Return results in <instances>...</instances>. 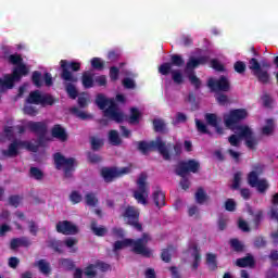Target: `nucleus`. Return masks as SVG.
I'll list each match as a JSON object with an SVG mask.
<instances>
[{"label":"nucleus","instance_id":"f257e3e1","mask_svg":"<svg viewBox=\"0 0 278 278\" xmlns=\"http://www.w3.org/2000/svg\"><path fill=\"white\" fill-rule=\"evenodd\" d=\"M248 116L249 112L247 109L231 110L224 114V123L226 127L235 131V134L228 138V142L231 147H240L242 140L245 141V147H248V149H255V147H257L260 139L253 134V129L247 125H238L240 121H244Z\"/></svg>","mask_w":278,"mask_h":278},{"label":"nucleus","instance_id":"f03ea898","mask_svg":"<svg viewBox=\"0 0 278 278\" xmlns=\"http://www.w3.org/2000/svg\"><path fill=\"white\" fill-rule=\"evenodd\" d=\"M9 62L14 64L15 67L11 75H5L3 79L0 78V92L3 90H10L14 87V81H21V77L28 75L29 68L23 64V59L18 54H13L9 56Z\"/></svg>","mask_w":278,"mask_h":278},{"label":"nucleus","instance_id":"7ed1b4c3","mask_svg":"<svg viewBox=\"0 0 278 278\" xmlns=\"http://www.w3.org/2000/svg\"><path fill=\"white\" fill-rule=\"evenodd\" d=\"M151 237L144 233L141 239L132 240V239H124L117 240L113 244L114 253H118V251H123V249H127L129 247L134 253L137 255H143V257H151L153 255V251L147 248V243L150 242Z\"/></svg>","mask_w":278,"mask_h":278},{"label":"nucleus","instance_id":"20e7f679","mask_svg":"<svg viewBox=\"0 0 278 278\" xmlns=\"http://www.w3.org/2000/svg\"><path fill=\"white\" fill-rule=\"evenodd\" d=\"M96 103L100 110H103L104 116L110 118V121H115V123H123L125 121V115L114 102V99H108L103 94H99L96 99Z\"/></svg>","mask_w":278,"mask_h":278},{"label":"nucleus","instance_id":"39448f33","mask_svg":"<svg viewBox=\"0 0 278 278\" xmlns=\"http://www.w3.org/2000/svg\"><path fill=\"white\" fill-rule=\"evenodd\" d=\"M27 103L28 104L24 108V112L28 114V116H36L38 111L31 105V103L35 105H53L54 101L53 97L49 94L41 93L40 91H33L27 98Z\"/></svg>","mask_w":278,"mask_h":278},{"label":"nucleus","instance_id":"423d86ee","mask_svg":"<svg viewBox=\"0 0 278 278\" xmlns=\"http://www.w3.org/2000/svg\"><path fill=\"white\" fill-rule=\"evenodd\" d=\"M138 149L141 153H149V151H159L163 160H170V144L166 146L162 139H156L149 143L141 141L138 143Z\"/></svg>","mask_w":278,"mask_h":278},{"label":"nucleus","instance_id":"0eeeda50","mask_svg":"<svg viewBox=\"0 0 278 278\" xmlns=\"http://www.w3.org/2000/svg\"><path fill=\"white\" fill-rule=\"evenodd\" d=\"M206 62H207L206 56H200V58L191 56L186 64L185 75L188 77L190 84L195 88L201 87V80L194 74V68H199L201 64H205Z\"/></svg>","mask_w":278,"mask_h":278},{"label":"nucleus","instance_id":"6e6552de","mask_svg":"<svg viewBox=\"0 0 278 278\" xmlns=\"http://www.w3.org/2000/svg\"><path fill=\"white\" fill-rule=\"evenodd\" d=\"M249 68L254 75L255 78L258 79L262 84H268V79H270V75L268 71L264 68H270V64L266 62H262V64L257 61V59H251L249 62Z\"/></svg>","mask_w":278,"mask_h":278},{"label":"nucleus","instance_id":"1a4fd4ad","mask_svg":"<svg viewBox=\"0 0 278 278\" xmlns=\"http://www.w3.org/2000/svg\"><path fill=\"white\" fill-rule=\"evenodd\" d=\"M254 169L248 175V182L252 188H256L258 192H266L268 190V181L266 179H260L264 166L256 164L253 167Z\"/></svg>","mask_w":278,"mask_h":278},{"label":"nucleus","instance_id":"9d476101","mask_svg":"<svg viewBox=\"0 0 278 278\" xmlns=\"http://www.w3.org/2000/svg\"><path fill=\"white\" fill-rule=\"evenodd\" d=\"M134 198L141 205H147L149 199V182H147V174H141L137 179V189L134 191Z\"/></svg>","mask_w":278,"mask_h":278},{"label":"nucleus","instance_id":"9b49d317","mask_svg":"<svg viewBox=\"0 0 278 278\" xmlns=\"http://www.w3.org/2000/svg\"><path fill=\"white\" fill-rule=\"evenodd\" d=\"M20 149H27L28 151H38V144L30 143L29 141H14L9 146L8 150H3L2 154L5 157H16Z\"/></svg>","mask_w":278,"mask_h":278},{"label":"nucleus","instance_id":"f8f14e48","mask_svg":"<svg viewBox=\"0 0 278 278\" xmlns=\"http://www.w3.org/2000/svg\"><path fill=\"white\" fill-rule=\"evenodd\" d=\"M54 164L59 170H64L65 177H71V173L75 168V159H66L62 154H54Z\"/></svg>","mask_w":278,"mask_h":278},{"label":"nucleus","instance_id":"ddd939ff","mask_svg":"<svg viewBox=\"0 0 278 278\" xmlns=\"http://www.w3.org/2000/svg\"><path fill=\"white\" fill-rule=\"evenodd\" d=\"M131 173V167H119V168H108L104 167L101 170V175L104 181H114L117 177H123V175H129Z\"/></svg>","mask_w":278,"mask_h":278},{"label":"nucleus","instance_id":"4468645a","mask_svg":"<svg viewBox=\"0 0 278 278\" xmlns=\"http://www.w3.org/2000/svg\"><path fill=\"white\" fill-rule=\"evenodd\" d=\"M80 66L81 65L77 62L68 63L66 60H62L61 61V68H63L62 79H64L65 81H71L72 84H75V81H77V76L68 72V68H72V71H79Z\"/></svg>","mask_w":278,"mask_h":278},{"label":"nucleus","instance_id":"2eb2a0df","mask_svg":"<svg viewBox=\"0 0 278 278\" xmlns=\"http://www.w3.org/2000/svg\"><path fill=\"white\" fill-rule=\"evenodd\" d=\"M77 238H66L63 242L58 241L55 239L50 240V247L58 251V253H62V245L65 244L67 249H70V253H77Z\"/></svg>","mask_w":278,"mask_h":278},{"label":"nucleus","instance_id":"dca6fc26","mask_svg":"<svg viewBox=\"0 0 278 278\" xmlns=\"http://www.w3.org/2000/svg\"><path fill=\"white\" fill-rule=\"evenodd\" d=\"M138 216H140V212L138 208L134 206H127L125 212H124V219L128 225H131L140 231L142 229V226L138 223Z\"/></svg>","mask_w":278,"mask_h":278},{"label":"nucleus","instance_id":"f3484780","mask_svg":"<svg viewBox=\"0 0 278 278\" xmlns=\"http://www.w3.org/2000/svg\"><path fill=\"white\" fill-rule=\"evenodd\" d=\"M200 167H201V164L199 163V161L189 160V161L179 163L177 168V174L180 177H186L188 173H198Z\"/></svg>","mask_w":278,"mask_h":278},{"label":"nucleus","instance_id":"a211bd4d","mask_svg":"<svg viewBox=\"0 0 278 278\" xmlns=\"http://www.w3.org/2000/svg\"><path fill=\"white\" fill-rule=\"evenodd\" d=\"M56 231L64 236H75V233L79 232V228L68 220H63L56 224Z\"/></svg>","mask_w":278,"mask_h":278},{"label":"nucleus","instance_id":"6ab92c4d","mask_svg":"<svg viewBox=\"0 0 278 278\" xmlns=\"http://www.w3.org/2000/svg\"><path fill=\"white\" fill-rule=\"evenodd\" d=\"M173 66H184V58L181 55L174 54L172 55V63H164L159 67V73L161 75H168L173 71Z\"/></svg>","mask_w":278,"mask_h":278},{"label":"nucleus","instance_id":"aec40b11","mask_svg":"<svg viewBox=\"0 0 278 278\" xmlns=\"http://www.w3.org/2000/svg\"><path fill=\"white\" fill-rule=\"evenodd\" d=\"M208 88L215 91L220 90L223 92H227V90H229V80L224 76L219 79L211 78L208 79Z\"/></svg>","mask_w":278,"mask_h":278},{"label":"nucleus","instance_id":"412c9836","mask_svg":"<svg viewBox=\"0 0 278 278\" xmlns=\"http://www.w3.org/2000/svg\"><path fill=\"white\" fill-rule=\"evenodd\" d=\"M33 84L37 88H40V86H42L43 84H46V86H53V77L51 76V74L46 73L42 79V74L40 72H34Z\"/></svg>","mask_w":278,"mask_h":278},{"label":"nucleus","instance_id":"4be33fe9","mask_svg":"<svg viewBox=\"0 0 278 278\" xmlns=\"http://www.w3.org/2000/svg\"><path fill=\"white\" fill-rule=\"evenodd\" d=\"M25 127H28L30 131H35V134H40V136H45L47 134V123L46 122H28L24 124Z\"/></svg>","mask_w":278,"mask_h":278},{"label":"nucleus","instance_id":"5701e85b","mask_svg":"<svg viewBox=\"0 0 278 278\" xmlns=\"http://www.w3.org/2000/svg\"><path fill=\"white\" fill-rule=\"evenodd\" d=\"M152 199H153L154 205H156V207H164V205H166V195L163 193V191L161 189H156L153 192Z\"/></svg>","mask_w":278,"mask_h":278},{"label":"nucleus","instance_id":"b1692460","mask_svg":"<svg viewBox=\"0 0 278 278\" xmlns=\"http://www.w3.org/2000/svg\"><path fill=\"white\" fill-rule=\"evenodd\" d=\"M275 127H277L275 119L267 118L262 127L263 136H273V134H275Z\"/></svg>","mask_w":278,"mask_h":278},{"label":"nucleus","instance_id":"393cba45","mask_svg":"<svg viewBox=\"0 0 278 278\" xmlns=\"http://www.w3.org/2000/svg\"><path fill=\"white\" fill-rule=\"evenodd\" d=\"M51 134H52L53 138L61 140V142L66 141L68 138V136L66 135V130L61 125H54Z\"/></svg>","mask_w":278,"mask_h":278},{"label":"nucleus","instance_id":"a878e982","mask_svg":"<svg viewBox=\"0 0 278 278\" xmlns=\"http://www.w3.org/2000/svg\"><path fill=\"white\" fill-rule=\"evenodd\" d=\"M188 253L189 255H191V257H193L192 268L193 270H197V268H199V264H201V254H199V250L197 249V245H193L192 248H190Z\"/></svg>","mask_w":278,"mask_h":278},{"label":"nucleus","instance_id":"bb28decb","mask_svg":"<svg viewBox=\"0 0 278 278\" xmlns=\"http://www.w3.org/2000/svg\"><path fill=\"white\" fill-rule=\"evenodd\" d=\"M35 266H37V268H39V270H40V273H42V275H49V273H51V265L46 260L37 261L35 263Z\"/></svg>","mask_w":278,"mask_h":278},{"label":"nucleus","instance_id":"cd10ccee","mask_svg":"<svg viewBox=\"0 0 278 278\" xmlns=\"http://www.w3.org/2000/svg\"><path fill=\"white\" fill-rule=\"evenodd\" d=\"M83 86L84 88H92L94 86V76L90 72H86L83 75Z\"/></svg>","mask_w":278,"mask_h":278},{"label":"nucleus","instance_id":"c85d7f7f","mask_svg":"<svg viewBox=\"0 0 278 278\" xmlns=\"http://www.w3.org/2000/svg\"><path fill=\"white\" fill-rule=\"evenodd\" d=\"M141 116L142 113L137 108L130 109L129 123H131V125H136V123L140 122Z\"/></svg>","mask_w":278,"mask_h":278},{"label":"nucleus","instance_id":"c756f323","mask_svg":"<svg viewBox=\"0 0 278 278\" xmlns=\"http://www.w3.org/2000/svg\"><path fill=\"white\" fill-rule=\"evenodd\" d=\"M195 201L200 204L207 203V201H210V197H207V193H205L203 189H199L195 192Z\"/></svg>","mask_w":278,"mask_h":278},{"label":"nucleus","instance_id":"7c9ffc66","mask_svg":"<svg viewBox=\"0 0 278 278\" xmlns=\"http://www.w3.org/2000/svg\"><path fill=\"white\" fill-rule=\"evenodd\" d=\"M91 231H93L96 236H105L108 233V228H105V226H99L93 222L91 224Z\"/></svg>","mask_w":278,"mask_h":278},{"label":"nucleus","instance_id":"2f4dec72","mask_svg":"<svg viewBox=\"0 0 278 278\" xmlns=\"http://www.w3.org/2000/svg\"><path fill=\"white\" fill-rule=\"evenodd\" d=\"M172 79L175 84H184V74L179 70H170Z\"/></svg>","mask_w":278,"mask_h":278},{"label":"nucleus","instance_id":"473e14b6","mask_svg":"<svg viewBox=\"0 0 278 278\" xmlns=\"http://www.w3.org/2000/svg\"><path fill=\"white\" fill-rule=\"evenodd\" d=\"M85 203L90 207H94V205L99 203V200L97 199V195H94V193L88 192L85 194Z\"/></svg>","mask_w":278,"mask_h":278},{"label":"nucleus","instance_id":"72a5a7b5","mask_svg":"<svg viewBox=\"0 0 278 278\" xmlns=\"http://www.w3.org/2000/svg\"><path fill=\"white\" fill-rule=\"evenodd\" d=\"M14 136V128L5 126L2 135L0 136L1 141L11 140Z\"/></svg>","mask_w":278,"mask_h":278},{"label":"nucleus","instance_id":"f704fd0d","mask_svg":"<svg viewBox=\"0 0 278 278\" xmlns=\"http://www.w3.org/2000/svg\"><path fill=\"white\" fill-rule=\"evenodd\" d=\"M240 186H242V174L241 172H237L233 176L231 188L232 190H238L240 189Z\"/></svg>","mask_w":278,"mask_h":278},{"label":"nucleus","instance_id":"c9c22d12","mask_svg":"<svg viewBox=\"0 0 278 278\" xmlns=\"http://www.w3.org/2000/svg\"><path fill=\"white\" fill-rule=\"evenodd\" d=\"M253 256H245L243 258L237 260L236 264L237 266L244 268L245 266H253Z\"/></svg>","mask_w":278,"mask_h":278},{"label":"nucleus","instance_id":"e433bc0d","mask_svg":"<svg viewBox=\"0 0 278 278\" xmlns=\"http://www.w3.org/2000/svg\"><path fill=\"white\" fill-rule=\"evenodd\" d=\"M109 140L111 144H113L114 147H118V144H121V137L118 136V131L111 130L109 132Z\"/></svg>","mask_w":278,"mask_h":278},{"label":"nucleus","instance_id":"4c0bfd02","mask_svg":"<svg viewBox=\"0 0 278 278\" xmlns=\"http://www.w3.org/2000/svg\"><path fill=\"white\" fill-rule=\"evenodd\" d=\"M29 175L33 179H37V181H40L45 177V174L38 167H31Z\"/></svg>","mask_w":278,"mask_h":278},{"label":"nucleus","instance_id":"58836bf2","mask_svg":"<svg viewBox=\"0 0 278 278\" xmlns=\"http://www.w3.org/2000/svg\"><path fill=\"white\" fill-rule=\"evenodd\" d=\"M98 273L99 270L97 269V265H89L88 267L85 268V275L88 278L97 277Z\"/></svg>","mask_w":278,"mask_h":278},{"label":"nucleus","instance_id":"ea45409f","mask_svg":"<svg viewBox=\"0 0 278 278\" xmlns=\"http://www.w3.org/2000/svg\"><path fill=\"white\" fill-rule=\"evenodd\" d=\"M205 119H206V123L212 127H215V128L218 127V117L216 116V114H206Z\"/></svg>","mask_w":278,"mask_h":278},{"label":"nucleus","instance_id":"a19ab883","mask_svg":"<svg viewBox=\"0 0 278 278\" xmlns=\"http://www.w3.org/2000/svg\"><path fill=\"white\" fill-rule=\"evenodd\" d=\"M206 262L211 270H214L216 268V255L213 253L206 254Z\"/></svg>","mask_w":278,"mask_h":278},{"label":"nucleus","instance_id":"79ce46f5","mask_svg":"<svg viewBox=\"0 0 278 278\" xmlns=\"http://www.w3.org/2000/svg\"><path fill=\"white\" fill-rule=\"evenodd\" d=\"M173 253H175V249H173V248L163 250V252L161 254L163 262H170V255H173Z\"/></svg>","mask_w":278,"mask_h":278},{"label":"nucleus","instance_id":"37998d69","mask_svg":"<svg viewBox=\"0 0 278 278\" xmlns=\"http://www.w3.org/2000/svg\"><path fill=\"white\" fill-rule=\"evenodd\" d=\"M89 101H90V96H88V93H81L78 97V105L80 108H86V105H88Z\"/></svg>","mask_w":278,"mask_h":278},{"label":"nucleus","instance_id":"c03bdc74","mask_svg":"<svg viewBox=\"0 0 278 278\" xmlns=\"http://www.w3.org/2000/svg\"><path fill=\"white\" fill-rule=\"evenodd\" d=\"M103 60H101V58H93L91 60V66L92 68H96V71H102L103 68Z\"/></svg>","mask_w":278,"mask_h":278},{"label":"nucleus","instance_id":"a18cd8bd","mask_svg":"<svg viewBox=\"0 0 278 278\" xmlns=\"http://www.w3.org/2000/svg\"><path fill=\"white\" fill-rule=\"evenodd\" d=\"M153 126L155 131H164L166 129V123L163 119H154Z\"/></svg>","mask_w":278,"mask_h":278},{"label":"nucleus","instance_id":"49530a36","mask_svg":"<svg viewBox=\"0 0 278 278\" xmlns=\"http://www.w3.org/2000/svg\"><path fill=\"white\" fill-rule=\"evenodd\" d=\"M72 112L73 114H75L76 116H78V118H81L83 121H86V118H90V114L84 112V111H80L79 109L77 108H73L72 109Z\"/></svg>","mask_w":278,"mask_h":278},{"label":"nucleus","instance_id":"de8ad7c7","mask_svg":"<svg viewBox=\"0 0 278 278\" xmlns=\"http://www.w3.org/2000/svg\"><path fill=\"white\" fill-rule=\"evenodd\" d=\"M66 92L71 97V99H77V89L73 84L66 85Z\"/></svg>","mask_w":278,"mask_h":278},{"label":"nucleus","instance_id":"09e8293b","mask_svg":"<svg viewBox=\"0 0 278 278\" xmlns=\"http://www.w3.org/2000/svg\"><path fill=\"white\" fill-rule=\"evenodd\" d=\"M111 236L118 240V238H125V231L122 228H113L111 231Z\"/></svg>","mask_w":278,"mask_h":278},{"label":"nucleus","instance_id":"8fccbe9b","mask_svg":"<svg viewBox=\"0 0 278 278\" xmlns=\"http://www.w3.org/2000/svg\"><path fill=\"white\" fill-rule=\"evenodd\" d=\"M236 200L228 199L225 202V210H227V212H236Z\"/></svg>","mask_w":278,"mask_h":278},{"label":"nucleus","instance_id":"3c124183","mask_svg":"<svg viewBox=\"0 0 278 278\" xmlns=\"http://www.w3.org/2000/svg\"><path fill=\"white\" fill-rule=\"evenodd\" d=\"M102 144H103V139H100L97 137L91 138V147L94 151H98V149H101Z\"/></svg>","mask_w":278,"mask_h":278},{"label":"nucleus","instance_id":"603ef678","mask_svg":"<svg viewBox=\"0 0 278 278\" xmlns=\"http://www.w3.org/2000/svg\"><path fill=\"white\" fill-rule=\"evenodd\" d=\"M235 71L236 73L242 74L247 71V64H244V62L242 61H237L235 63Z\"/></svg>","mask_w":278,"mask_h":278},{"label":"nucleus","instance_id":"864d4df0","mask_svg":"<svg viewBox=\"0 0 278 278\" xmlns=\"http://www.w3.org/2000/svg\"><path fill=\"white\" fill-rule=\"evenodd\" d=\"M60 266H62V268H65V270H71V268H73V261L68 258H62L60 261Z\"/></svg>","mask_w":278,"mask_h":278},{"label":"nucleus","instance_id":"5fc2aeb1","mask_svg":"<svg viewBox=\"0 0 278 278\" xmlns=\"http://www.w3.org/2000/svg\"><path fill=\"white\" fill-rule=\"evenodd\" d=\"M230 247H232L235 251H242V249H244V245H242V242H240L237 239L230 240Z\"/></svg>","mask_w":278,"mask_h":278},{"label":"nucleus","instance_id":"6e6d98bb","mask_svg":"<svg viewBox=\"0 0 278 278\" xmlns=\"http://www.w3.org/2000/svg\"><path fill=\"white\" fill-rule=\"evenodd\" d=\"M81 194L77 191H73L70 195L72 203H81Z\"/></svg>","mask_w":278,"mask_h":278},{"label":"nucleus","instance_id":"4d7b16f0","mask_svg":"<svg viewBox=\"0 0 278 278\" xmlns=\"http://www.w3.org/2000/svg\"><path fill=\"white\" fill-rule=\"evenodd\" d=\"M188 215L191 217V218H199V207L192 205V206H189L188 208Z\"/></svg>","mask_w":278,"mask_h":278},{"label":"nucleus","instance_id":"13d9d810","mask_svg":"<svg viewBox=\"0 0 278 278\" xmlns=\"http://www.w3.org/2000/svg\"><path fill=\"white\" fill-rule=\"evenodd\" d=\"M122 84L124 88H128V89L136 88V83L131 78H124Z\"/></svg>","mask_w":278,"mask_h":278},{"label":"nucleus","instance_id":"bf43d9fd","mask_svg":"<svg viewBox=\"0 0 278 278\" xmlns=\"http://www.w3.org/2000/svg\"><path fill=\"white\" fill-rule=\"evenodd\" d=\"M187 118L188 117L186 116V114L177 113L173 123L174 125H177L179 123H186Z\"/></svg>","mask_w":278,"mask_h":278},{"label":"nucleus","instance_id":"052dcab7","mask_svg":"<svg viewBox=\"0 0 278 278\" xmlns=\"http://www.w3.org/2000/svg\"><path fill=\"white\" fill-rule=\"evenodd\" d=\"M195 125L198 128V131H201V134H207V126L199 119H195Z\"/></svg>","mask_w":278,"mask_h":278},{"label":"nucleus","instance_id":"680f3d73","mask_svg":"<svg viewBox=\"0 0 278 278\" xmlns=\"http://www.w3.org/2000/svg\"><path fill=\"white\" fill-rule=\"evenodd\" d=\"M94 84L98 86H105V84H108V78L105 76L94 77Z\"/></svg>","mask_w":278,"mask_h":278},{"label":"nucleus","instance_id":"e2e57ef3","mask_svg":"<svg viewBox=\"0 0 278 278\" xmlns=\"http://www.w3.org/2000/svg\"><path fill=\"white\" fill-rule=\"evenodd\" d=\"M211 64H212V68H214L215 71H225V66L217 60H213Z\"/></svg>","mask_w":278,"mask_h":278},{"label":"nucleus","instance_id":"0e129e2a","mask_svg":"<svg viewBox=\"0 0 278 278\" xmlns=\"http://www.w3.org/2000/svg\"><path fill=\"white\" fill-rule=\"evenodd\" d=\"M228 153H229L230 157H232V160H235V162H239L240 157L242 155L240 152L231 150V149L228 150Z\"/></svg>","mask_w":278,"mask_h":278},{"label":"nucleus","instance_id":"69168bd1","mask_svg":"<svg viewBox=\"0 0 278 278\" xmlns=\"http://www.w3.org/2000/svg\"><path fill=\"white\" fill-rule=\"evenodd\" d=\"M9 231H12V228L8 224L0 225V236H5Z\"/></svg>","mask_w":278,"mask_h":278},{"label":"nucleus","instance_id":"338daca9","mask_svg":"<svg viewBox=\"0 0 278 278\" xmlns=\"http://www.w3.org/2000/svg\"><path fill=\"white\" fill-rule=\"evenodd\" d=\"M110 78L112 79V81H116V79H118V68L111 67V70H110Z\"/></svg>","mask_w":278,"mask_h":278},{"label":"nucleus","instance_id":"774afa93","mask_svg":"<svg viewBox=\"0 0 278 278\" xmlns=\"http://www.w3.org/2000/svg\"><path fill=\"white\" fill-rule=\"evenodd\" d=\"M96 268L100 270L101 273H105L106 270H110V265L105 263H97Z\"/></svg>","mask_w":278,"mask_h":278}]
</instances>
